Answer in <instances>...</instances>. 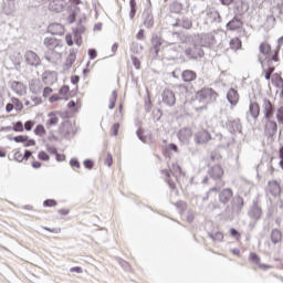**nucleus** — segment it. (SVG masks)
I'll return each instance as SVG.
<instances>
[{"label": "nucleus", "mask_w": 283, "mask_h": 283, "mask_svg": "<svg viewBox=\"0 0 283 283\" xmlns=\"http://www.w3.org/2000/svg\"><path fill=\"white\" fill-rule=\"evenodd\" d=\"M161 175L166 178V184L171 190L177 189L175 181L171 179V176L176 178L177 182H180V177H185L186 174L182 171V168L178 164H172L169 170H161Z\"/></svg>", "instance_id": "f257e3e1"}, {"label": "nucleus", "mask_w": 283, "mask_h": 283, "mask_svg": "<svg viewBox=\"0 0 283 283\" xmlns=\"http://www.w3.org/2000/svg\"><path fill=\"white\" fill-rule=\"evenodd\" d=\"M217 98L218 93L209 87L201 88L196 93V101L202 103L205 105V108H207V105H209L210 103L217 101Z\"/></svg>", "instance_id": "f03ea898"}, {"label": "nucleus", "mask_w": 283, "mask_h": 283, "mask_svg": "<svg viewBox=\"0 0 283 283\" xmlns=\"http://www.w3.org/2000/svg\"><path fill=\"white\" fill-rule=\"evenodd\" d=\"M164 39L158 34H153L150 38L149 55L153 59L158 57L161 46L164 45Z\"/></svg>", "instance_id": "7ed1b4c3"}, {"label": "nucleus", "mask_w": 283, "mask_h": 283, "mask_svg": "<svg viewBox=\"0 0 283 283\" xmlns=\"http://www.w3.org/2000/svg\"><path fill=\"white\" fill-rule=\"evenodd\" d=\"M212 139L209 130H198L193 135V142L196 145H207Z\"/></svg>", "instance_id": "20e7f679"}, {"label": "nucleus", "mask_w": 283, "mask_h": 283, "mask_svg": "<svg viewBox=\"0 0 283 283\" xmlns=\"http://www.w3.org/2000/svg\"><path fill=\"white\" fill-rule=\"evenodd\" d=\"M163 103L166 105V106H169V107H172L176 105L177 103V97H176V94L174 91L169 90V88H166L164 92H163Z\"/></svg>", "instance_id": "39448f33"}, {"label": "nucleus", "mask_w": 283, "mask_h": 283, "mask_svg": "<svg viewBox=\"0 0 283 283\" xmlns=\"http://www.w3.org/2000/svg\"><path fill=\"white\" fill-rule=\"evenodd\" d=\"M262 109H263L264 118H273L275 107H274V104H272L270 98L268 97L263 98Z\"/></svg>", "instance_id": "423d86ee"}, {"label": "nucleus", "mask_w": 283, "mask_h": 283, "mask_svg": "<svg viewBox=\"0 0 283 283\" xmlns=\"http://www.w3.org/2000/svg\"><path fill=\"white\" fill-rule=\"evenodd\" d=\"M65 41H66V45L67 46H73L74 42L77 46H81L82 44V36L78 33V30H74L73 34L72 33H67L65 36Z\"/></svg>", "instance_id": "0eeeda50"}, {"label": "nucleus", "mask_w": 283, "mask_h": 283, "mask_svg": "<svg viewBox=\"0 0 283 283\" xmlns=\"http://www.w3.org/2000/svg\"><path fill=\"white\" fill-rule=\"evenodd\" d=\"M265 119H266V123H265V126H264V133L268 136L272 137L277 133V129H279L277 122H275L272 118H265Z\"/></svg>", "instance_id": "6e6552de"}, {"label": "nucleus", "mask_w": 283, "mask_h": 283, "mask_svg": "<svg viewBox=\"0 0 283 283\" xmlns=\"http://www.w3.org/2000/svg\"><path fill=\"white\" fill-rule=\"evenodd\" d=\"M260 112H261V108H260L259 102L251 99L249 103L248 113L253 118V120H258L260 116Z\"/></svg>", "instance_id": "1a4fd4ad"}, {"label": "nucleus", "mask_w": 283, "mask_h": 283, "mask_svg": "<svg viewBox=\"0 0 283 283\" xmlns=\"http://www.w3.org/2000/svg\"><path fill=\"white\" fill-rule=\"evenodd\" d=\"M224 174L226 171L220 165L211 167L208 172L210 178L213 180H221L224 177Z\"/></svg>", "instance_id": "9d476101"}, {"label": "nucleus", "mask_w": 283, "mask_h": 283, "mask_svg": "<svg viewBox=\"0 0 283 283\" xmlns=\"http://www.w3.org/2000/svg\"><path fill=\"white\" fill-rule=\"evenodd\" d=\"M231 198H233V190L226 188L219 192V202L223 206L230 203Z\"/></svg>", "instance_id": "9b49d317"}, {"label": "nucleus", "mask_w": 283, "mask_h": 283, "mask_svg": "<svg viewBox=\"0 0 283 283\" xmlns=\"http://www.w3.org/2000/svg\"><path fill=\"white\" fill-rule=\"evenodd\" d=\"M43 45L49 51H54L55 49L61 46V40H57V39H55L53 36H48V38H44Z\"/></svg>", "instance_id": "f8f14e48"}, {"label": "nucleus", "mask_w": 283, "mask_h": 283, "mask_svg": "<svg viewBox=\"0 0 283 283\" xmlns=\"http://www.w3.org/2000/svg\"><path fill=\"white\" fill-rule=\"evenodd\" d=\"M268 191L274 197L280 196L282 193L281 184L277 180L268 181Z\"/></svg>", "instance_id": "ddd939ff"}, {"label": "nucleus", "mask_w": 283, "mask_h": 283, "mask_svg": "<svg viewBox=\"0 0 283 283\" xmlns=\"http://www.w3.org/2000/svg\"><path fill=\"white\" fill-rule=\"evenodd\" d=\"M24 57L28 65L38 66L41 63V59L34 51H27Z\"/></svg>", "instance_id": "4468645a"}, {"label": "nucleus", "mask_w": 283, "mask_h": 283, "mask_svg": "<svg viewBox=\"0 0 283 283\" xmlns=\"http://www.w3.org/2000/svg\"><path fill=\"white\" fill-rule=\"evenodd\" d=\"M59 122H60V114L56 112H52L48 114V120L45 123V126L48 129H50L59 125Z\"/></svg>", "instance_id": "2eb2a0df"}, {"label": "nucleus", "mask_w": 283, "mask_h": 283, "mask_svg": "<svg viewBox=\"0 0 283 283\" xmlns=\"http://www.w3.org/2000/svg\"><path fill=\"white\" fill-rule=\"evenodd\" d=\"M192 130L191 128L188 127H184L178 132V139L182 143H187L190 140V138L192 137Z\"/></svg>", "instance_id": "dca6fc26"}, {"label": "nucleus", "mask_w": 283, "mask_h": 283, "mask_svg": "<svg viewBox=\"0 0 283 283\" xmlns=\"http://www.w3.org/2000/svg\"><path fill=\"white\" fill-rule=\"evenodd\" d=\"M77 55L74 50L70 51L69 55L66 56V62H64V71H69L73 67L74 63L76 62Z\"/></svg>", "instance_id": "f3484780"}, {"label": "nucleus", "mask_w": 283, "mask_h": 283, "mask_svg": "<svg viewBox=\"0 0 283 283\" xmlns=\"http://www.w3.org/2000/svg\"><path fill=\"white\" fill-rule=\"evenodd\" d=\"M197 77H198L197 72H195L192 70H185L181 73V78L186 83H191V82L196 81Z\"/></svg>", "instance_id": "a211bd4d"}, {"label": "nucleus", "mask_w": 283, "mask_h": 283, "mask_svg": "<svg viewBox=\"0 0 283 283\" xmlns=\"http://www.w3.org/2000/svg\"><path fill=\"white\" fill-rule=\"evenodd\" d=\"M13 140H15V143H22L25 148L34 147V145H36L35 140L30 139L29 136H17L13 137Z\"/></svg>", "instance_id": "6ab92c4d"}, {"label": "nucleus", "mask_w": 283, "mask_h": 283, "mask_svg": "<svg viewBox=\"0 0 283 283\" xmlns=\"http://www.w3.org/2000/svg\"><path fill=\"white\" fill-rule=\"evenodd\" d=\"M272 84H274L280 91V97L283 99V78L279 74H274L271 77Z\"/></svg>", "instance_id": "aec40b11"}, {"label": "nucleus", "mask_w": 283, "mask_h": 283, "mask_svg": "<svg viewBox=\"0 0 283 283\" xmlns=\"http://www.w3.org/2000/svg\"><path fill=\"white\" fill-rule=\"evenodd\" d=\"M227 98L232 106L238 105L240 99L238 91H235L234 88H230L227 93Z\"/></svg>", "instance_id": "412c9836"}, {"label": "nucleus", "mask_w": 283, "mask_h": 283, "mask_svg": "<svg viewBox=\"0 0 283 283\" xmlns=\"http://www.w3.org/2000/svg\"><path fill=\"white\" fill-rule=\"evenodd\" d=\"M48 31L52 33L53 35H62L65 32V28L63 24H49Z\"/></svg>", "instance_id": "4be33fe9"}, {"label": "nucleus", "mask_w": 283, "mask_h": 283, "mask_svg": "<svg viewBox=\"0 0 283 283\" xmlns=\"http://www.w3.org/2000/svg\"><path fill=\"white\" fill-rule=\"evenodd\" d=\"M29 88L32 94L38 95L40 92H42L43 84L40 80H33L31 81Z\"/></svg>", "instance_id": "5701e85b"}, {"label": "nucleus", "mask_w": 283, "mask_h": 283, "mask_svg": "<svg viewBox=\"0 0 283 283\" xmlns=\"http://www.w3.org/2000/svg\"><path fill=\"white\" fill-rule=\"evenodd\" d=\"M249 216L252 218V219H260L261 216H262V209L261 207L255 203L252 206L251 210L249 211Z\"/></svg>", "instance_id": "b1692460"}, {"label": "nucleus", "mask_w": 283, "mask_h": 283, "mask_svg": "<svg viewBox=\"0 0 283 283\" xmlns=\"http://www.w3.org/2000/svg\"><path fill=\"white\" fill-rule=\"evenodd\" d=\"M59 95L61 96L62 101H69L70 98H72L70 86H62L59 91Z\"/></svg>", "instance_id": "393cba45"}, {"label": "nucleus", "mask_w": 283, "mask_h": 283, "mask_svg": "<svg viewBox=\"0 0 283 283\" xmlns=\"http://www.w3.org/2000/svg\"><path fill=\"white\" fill-rule=\"evenodd\" d=\"M271 241L274 244H277V243L282 242V231L279 230V229H273L271 231Z\"/></svg>", "instance_id": "a878e982"}, {"label": "nucleus", "mask_w": 283, "mask_h": 283, "mask_svg": "<svg viewBox=\"0 0 283 283\" xmlns=\"http://www.w3.org/2000/svg\"><path fill=\"white\" fill-rule=\"evenodd\" d=\"M230 49L233 51H238L242 48V41L239 38H233L230 40Z\"/></svg>", "instance_id": "bb28decb"}, {"label": "nucleus", "mask_w": 283, "mask_h": 283, "mask_svg": "<svg viewBox=\"0 0 283 283\" xmlns=\"http://www.w3.org/2000/svg\"><path fill=\"white\" fill-rule=\"evenodd\" d=\"M12 91L15 92L18 95H22V92H24V85L19 82H13L11 84Z\"/></svg>", "instance_id": "cd10ccee"}, {"label": "nucleus", "mask_w": 283, "mask_h": 283, "mask_svg": "<svg viewBox=\"0 0 283 283\" xmlns=\"http://www.w3.org/2000/svg\"><path fill=\"white\" fill-rule=\"evenodd\" d=\"M244 206V199L240 196H238L234 200V202L232 203V208L237 209L238 211H241L242 208Z\"/></svg>", "instance_id": "c85d7f7f"}, {"label": "nucleus", "mask_w": 283, "mask_h": 283, "mask_svg": "<svg viewBox=\"0 0 283 283\" xmlns=\"http://www.w3.org/2000/svg\"><path fill=\"white\" fill-rule=\"evenodd\" d=\"M209 237L214 241V242H223L224 240V234L221 231H217L213 233H209Z\"/></svg>", "instance_id": "c756f323"}, {"label": "nucleus", "mask_w": 283, "mask_h": 283, "mask_svg": "<svg viewBox=\"0 0 283 283\" xmlns=\"http://www.w3.org/2000/svg\"><path fill=\"white\" fill-rule=\"evenodd\" d=\"M34 134L40 137H44L46 135V129L43 124L36 125L34 128Z\"/></svg>", "instance_id": "7c9ffc66"}, {"label": "nucleus", "mask_w": 283, "mask_h": 283, "mask_svg": "<svg viewBox=\"0 0 283 283\" xmlns=\"http://www.w3.org/2000/svg\"><path fill=\"white\" fill-rule=\"evenodd\" d=\"M11 103L13 105V108H15L17 112H21L24 107L22 102L17 97H12Z\"/></svg>", "instance_id": "2f4dec72"}, {"label": "nucleus", "mask_w": 283, "mask_h": 283, "mask_svg": "<svg viewBox=\"0 0 283 283\" xmlns=\"http://www.w3.org/2000/svg\"><path fill=\"white\" fill-rule=\"evenodd\" d=\"M271 45L268 42H262L260 45V52L264 55H269L271 53Z\"/></svg>", "instance_id": "473e14b6"}, {"label": "nucleus", "mask_w": 283, "mask_h": 283, "mask_svg": "<svg viewBox=\"0 0 283 283\" xmlns=\"http://www.w3.org/2000/svg\"><path fill=\"white\" fill-rule=\"evenodd\" d=\"M117 99H118V93L116 91H113L112 96L109 98V104H108L109 109H114Z\"/></svg>", "instance_id": "72a5a7b5"}, {"label": "nucleus", "mask_w": 283, "mask_h": 283, "mask_svg": "<svg viewBox=\"0 0 283 283\" xmlns=\"http://www.w3.org/2000/svg\"><path fill=\"white\" fill-rule=\"evenodd\" d=\"M67 108H70L71 111H78V108H81V101H70L67 103Z\"/></svg>", "instance_id": "f704fd0d"}, {"label": "nucleus", "mask_w": 283, "mask_h": 283, "mask_svg": "<svg viewBox=\"0 0 283 283\" xmlns=\"http://www.w3.org/2000/svg\"><path fill=\"white\" fill-rule=\"evenodd\" d=\"M275 118H276V122L280 124V125H283V106L279 107L275 112Z\"/></svg>", "instance_id": "c9c22d12"}, {"label": "nucleus", "mask_w": 283, "mask_h": 283, "mask_svg": "<svg viewBox=\"0 0 283 283\" xmlns=\"http://www.w3.org/2000/svg\"><path fill=\"white\" fill-rule=\"evenodd\" d=\"M49 8L53 11V12H61V10L63 9V6L60 3H56V1H52L49 4Z\"/></svg>", "instance_id": "e433bc0d"}, {"label": "nucleus", "mask_w": 283, "mask_h": 283, "mask_svg": "<svg viewBox=\"0 0 283 283\" xmlns=\"http://www.w3.org/2000/svg\"><path fill=\"white\" fill-rule=\"evenodd\" d=\"M129 6H130L129 18L134 19L136 15V6H137L136 0H130Z\"/></svg>", "instance_id": "4c0bfd02"}, {"label": "nucleus", "mask_w": 283, "mask_h": 283, "mask_svg": "<svg viewBox=\"0 0 283 283\" xmlns=\"http://www.w3.org/2000/svg\"><path fill=\"white\" fill-rule=\"evenodd\" d=\"M13 159H15V161H18V163H22L23 160H25V157H24V154H22L21 150H17L13 154Z\"/></svg>", "instance_id": "58836bf2"}, {"label": "nucleus", "mask_w": 283, "mask_h": 283, "mask_svg": "<svg viewBox=\"0 0 283 283\" xmlns=\"http://www.w3.org/2000/svg\"><path fill=\"white\" fill-rule=\"evenodd\" d=\"M38 158L42 161H50L51 159L50 155L44 150H40Z\"/></svg>", "instance_id": "ea45409f"}, {"label": "nucleus", "mask_w": 283, "mask_h": 283, "mask_svg": "<svg viewBox=\"0 0 283 283\" xmlns=\"http://www.w3.org/2000/svg\"><path fill=\"white\" fill-rule=\"evenodd\" d=\"M198 50V46L197 45H193L192 49L191 48H188L186 49V54L191 57V59H197V55L193 51Z\"/></svg>", "instance_id": "a19ab883"}, {"label": "nucleus", "mask_w": 283, "mask_h": 283, "mask_svg": "<svg viewBox=\"0 0 283 283\" xmlns=\"http://www.w3.org/2000/svg\"><path fill=\"white\" fill-rule=\"evenodd\" d=\"M249 260L251 262H253L254 264H256V265H259V263L261 262L260 256L256 253H254V252L250 253Z\"/></svg>", "instance_id": "79ce46f5"}, {"label": "nucleus", "mask_w": 283, "mask_h": 283, "mask_svg": "<svg viewBox=\"0 0 283 283\" xmlns=\"http://www.w3.org/2000/svg\"><path fill=\"white\" fill-rule=\"evenodd\" d=\"M230 235L232 238H235L237 241L241 240V233L238 230H235L234 228L230 229Z\"/></svg>", "instance_id": "37998d69"}, {"label": "nucleus", "mask_w": 283, "mask_h": 283, "mask_svg": "<svg viewBox=\"0 0 283 283\" xmlns=\"http://www.w3.org/2000/svg\"><path fill=\"white\" fill-rule=\"evenodd\" d=\"M57 205V202L54 199H48L43 201V206L46 208H53Z\"/></svg>", "instance_id": "c03bdc74"}, {"label": "nucleus", "mask_w": 283, "mask_h": 283, "mask_svg": "<svg viewBox=\"0 0 283 283\" xmlns=\"http://www.w3.org/2000/svg\"><path fill=\"white\" fill-rule=\"evenodd\" d=\"M13 130L22 133L24 132V125L22 122H17L15 124H13Z\"/></svg>", "instance_id": "a18cd8bd"}, {"label": "nucleus", "mask_w": 283, "mask_h": 283, "mask_svg": "<svg viewBox=\"0 0 283 283\" xmlns=\"http://www.w3.org/2000/svg\"><path fill=\"white\" fill-rule=\"evenodd\" d=\"M119 128H120V124L119 123H115L113 125V127L111 128V133L113 136H117L118 135V132H119Z\"/></svg>", "instance_id": "49530a36"}, {"label": "nucleus", "mask_w": 283, "mask_h": 283, "mask_svg": "<svg viewBox=\"0 0 283 283\" xmlns=\"http://www.w3.org/2000/svg\"><path fill=\"white\" fill-rule=\"evenodd\" d=\"M34 126H35V122L34 120H27L24 123V129L27 132H30Z\"/></svg>", "instance_id": "de8ad7c7"}, {"label": "nucleus", "mask_w": 283, "mask_h": 283, "mask_svg": "<svg viewBox=\"0 0 283 283\" xmlns=\"http://www.w3.org/2000/svg\"><path fill=\"white\" fill-rule=\"evenodd\" d=\"M52 94H53V88H51V87H44V88H43L42 96H43L44 98L50 97Z\"/></svg>", "instance_id": "09e8293b"}, {"label": "nucleus", "mask_w": 283, "mask_h": 283, "mask_svg": "<svg viewBox=\"0 0 283 283\" xmlns=\"http://www.w3.org/2000/svg\"><path fill=\"white\" fill-rule=\"evenodd\" d=\"M277 155H279V166L283 169V146H281L279 148V151H277Z\"/></svg>", "instance_id": "8fccbe9b"}, {"label": "nucleus", "mask_w": 283, "mask_h": 283, "mask_svg": "<svg viewBox=\"0 0 283 283\" xmlns=\"http://www.w3.org/2000/svg\"><path fill=\"white\" fill-rule=\"evenodd\" d=\"M60 101H63V98L61 97L60 94H54V95H52V96L49 98V102H50V103H55V102H60Z\"/></svg>", "instance_id": "3c124183"}, {"label": "nucleus", "mask_w": 283, "mask_h": 283, "mask_svg": "<svg viewBox=\"0 0 283 283\" xmlns=\"http://www.w3.org/2000/svg\"><path fill=\"white\" fill-rule=\"evenodd\" d=\"M105 165H107L108 167H111L113 165V157H112V154L111 153H107L106 154V157H105Z\"/></svg>", "instance_id": "603ef678"}, {"label": "nucleus", "mask_w": 283, "mask_h": 283, "mask_svg": "<svg viewBox=\"0 0 283 283\" xmlns=\"http://www.w3.org/2000/svg\"><path fill=\"white\" fill-rule=\"evenodd\" d=\"M132 61H133V65H135L136 70H140L142 62L136 56H132Z\"/></svg>", "instance_id": "864d4df0"}, {"label": "nucleus", "mask_w": 283, "mask_h": 283, "mask_svg": "<svg viewBox=\"0 0 283 283\" xmlns=\"http://www.w3.org/2000/svg\"><path fill=\"white\" fill-rule=\"evenodd\" d=\"M65 127L70 128L71 127V123L70 122H64V123H62V127H61V132L63 134H70V130H65Z\"/></svg>", "instance_id": "5fc2aeb1"}, {"label": "nucleus", "mask_w": 283, "mask_h": 283, "mask_svg": "<svg viewBox=\"0 0 283 283\" xmlns=\"http://www.w3.org/2000/svg\"><path fill=\"white\" fill-rule=\"evenodd\" d=\"M76 21V13L75 12H72L67 18H66V22L69 24H72Z\"/></svg>", "instance_id": "6e6d98bb"}, {"label": "nucleus", "mask_w": 283, "mask_h": 283, "mask_svg": "<svg viewBox=\"0 0 283 283\" xmlns=\"http://www.w3.org/2000/svg\"><path fill=\"white\" fill-rule=\"evenodd\" d=\"M274 67H268V70L265 71V78L271 80V75L274 73Z\"/></svg>", "instance_id": "4d7b16f0"}, {"label": "nucleus", "mask_w": 283, "mask_h": 283, "mask_svg": "<svg viewBox=\"0 0 283 283\" xmlns=\"http://www.w3.org/2000/svg\"><path fill=\"white\" fill-rule=\"evenodd\" d=\"M43 230L50 232V233H60L61 232V229H56V228H49V227H43Z\"/></svg>", "instance_id": "13d9d810"}, {"label": "nucleus", "mask_w": 283, "mask_h": 283, "mask_svg": "<svg viewBox=\"0 0 283 283\" xmlns=\"http://www.w3.org/2000/svg\"><path fill=\"white\" fill-rule=\"evenodd\" d=\"M182 27L187 30L191 29L192 28V22L191 20H184L182 21Z\"/></svg>", "instance_id": "bf43d9fd"}, {"label": "nucleus", "mask_w": 283, "mask_h": 283, "mask_svg": "<svg viewBox=\"0 0 283 283\" xmlns=\"http://www.w3.org/2000/svg\"><path fill=\"white\" fill-rule=\"evenodd\" d=\"M70 166L73 168H81V164L76 159L70 160Z\"/></svg>", "instance_id": "052dcab7"}, {"label": "nucleus", "mask_w": 283, "mask_h": 283, "mask_svg": "<svg viewBox=\"0 0 283 283\" xmlns=\"http://www.w3.org/2000/svg\"><path fill=\"white\" fill-rule=\"evenodd\" d=\"M88 55H90L91 60H94L97 57V51L95 49H90Z\"/></svg>", "instance_id": "680f3d73"}, {"label": "nucleus", "mask_w": 283, "mask_h": 283, "mask_svg": "<svg viewBox=\"0 0 283 283\" xmlns=\"http://www.w3.org/2000/svg\"><path fill=\"white\" fill-rule=\"evenodd\" d=\"M136 39H138V41H144V39H145V30H140L137 33Z\"/></svg>", "instance_id": "e2e57ef3"}, {"label": "nucleus", "mask_w": 283, "mask_h": 283, "mask_svg": "<svg viewBox=\"0 0 283 283\" xmlns=\"http://www.w3.org/2000/svg\"><path fill=\"white\" fill-rule=\"evenodd\" d=\"M258 268L264 271L272 269L271 265H266L265 263H261V262L258 263Z\"/></svg>", "instance_id": "0e129e2a"}, {"label": "nucleus", "mask_w": 283, "mask_h": 283, "mask_svg": "<svg viewBox=\"0 0 283 283\" xmlns=\"http://www.w3.org/2000/svg\"><path fill=\"white\" fill-rule=\"evenodd\" d=\"M80 81H81V77H78V75H72L71 83L78 84Z\"/></svg>", "instance_id": "69168bd1"}, {"label": "nucleus", "mask_w": 283, "mask_h": 283, "mask_svg": "<svg viewBox=\"0 0 283 283\" xmlns=\"http://www.w3.org/2000/svg\"><path fill=\"white\" fill-rule=\"evenodd\" d=\"M84 166L88 169H92L94 167V163L92 160H85Z\"/></svg>", "instance_id": "338daca9"}, {"label": "nucleus", "mask_w": 283, "mask_h": 283, "mask_svg": "<svg viewBox=\"0 0 283 283\" xmlns=\"http://www.w3.org/2000/svg\"><path fill=\"white\" fill-rule=\"evenodd\" d=\"M70 272L82 273L83 270L81 268H78V266H75V268H71Z\"/></svg>", "instance_id": "774afa93"}]
</instances>
